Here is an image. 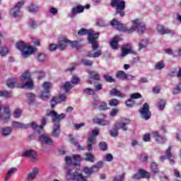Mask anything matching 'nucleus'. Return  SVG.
Returning <instances> with one entry per match:
<instances>
[{"label":"nucleus","instance_id":"f257e3e1","mask_svg":"<svg viewBox=\"0 0 181 181\" xmlns=\"http://www.w3.org/2000/svg\"><path fill=\"white\" fill-rule=\"evenodd\" d=\"M81 156L78 154L73 155L72 157L66 156L65 158L66 170V180H75V181H87V177L83 176L80 170H76V165L77 163L74 162H80L81 160Z\"/></svg>","mask_w":181,"mask_h":181},{"label":"nucleus","instance_id":"f03ea898","mask_svg":"<svg viewBox=\"0 0 181 181\" xmlns=\"http://www.w3.org/2000/svg\"><path fill=\"white\" fill-rule=\"evenodd\" d=\"M110 25L117 30H120L121 32H128V33H132L133 32H135V30H136L138 33H144L146 29L144 23L141 22L139 19L133 21V25L129 30L127 29V25L122 24V23L117 21L115 18H113L110 22Z\"/></svg>","mask_w":181,"mask_h":181},{"label":"nucleus","instance_id":"7ed1b4c3","mask_svg":"<svg viewBox=\"0 0 181 181\" xmlns=\"http://www.w3.org/2000/svg\"><path fill=\"white\" fill-rule=\"evenodd\" d=\"M47 115L52 118V122L54 124L52 136L55 138H59V135H60V121L66 118V115L64 113L58 115L54 110H52Z\"/></svg>","mask_w":181,"mask_h":181},{"label":"nucleus","instance_id":"20e7f679","mask_svg":"<svg viewBox=\"0 0 181 181\" xmlns=\"http://www.w3.org/2000/svg\"><path fill=\"white\" fill-rule=\"evenodd\" d=\"M78 35L79 36H84L88 35V40L90 45H92L93 50H97L98 49V42L97 39L99 37V33H94L93 30H87L86 28H81L78 30Z\"/></svg>","mask_w":181,"mask_h":181},{"label":"nucleus","instance_id":"39448f33","mask_svg":"<svg viewBox=\"0 0 181 181\" xmlns=\"http://www.w3.org/2000/svg\"><path fill=\"white\" fill-rule=\"evenodd\" d=\"M47 122V120L46 119V118L43 117L42 119L40 126H37V124L35 122H33L30 124H23L22 123H20L19 122H13V128H19L21 129H26V128H29V127H31L33 129H34L35 131H37V134H40H40H43V127L46 125Z\"/></svg>","mask_w":181,"mask_h":181},{"label":"nucleus","instance_id":"423d86ee","mask_svg":"<svg viewBox=\"0 0 181 181\" xmlns=\"http://www.w3.org/2000/svg\"><path fill=\"white\" fill-rule=\"evenodd\" d=\"M16 47L22 52L23 57H29L30 54L35 52V48L30 45H26L23 42H19L16 44Z\"/></svg>","mask_w":181,"mask_h":181},{"label":"nucleus","instance_id":"0eeeda50","mask_svg":"<svg viewBox=\"0 0 181 181\" xmlns=\"http://www.w3.org/2000/svg\"><path fill=\"white\" fill-rule=\"evenodd\" d=\"M69 45L71 47H75L77 50L81 47L78 44V41H70L67 38H62L58 42L57 47L59 50H64Z\"/></svg>","mask_w":181,"mask_h":181},{"label":"nucleus","instance_id":"6e6552de","mask_svg":"<svg viewBox=\"0 0 181 181\" xmlns=\"http://www.w3.org/2000/svg\"><path fill=\"white\" fill-rule=\"evenodd\" d=\"M127 125H129V119H124L122 122L115 124V127L116 129H112L110 131L111 136H118V129H122L123 131H127L128 127Z\"/></svg>","mask_w":181,"mask_h":181},{"label":"nucleus","instance_id":"1a4fd4ad","mask_svg":"<svg viewBox=\"0 0 181 181\" xmlns=\"http://www.w3.org/2000/svg\"><path fill=\"white\" fill-rule=\"evenodd\" d=\"M112 8H116V15L125 16V1L124 0H112L110 3Z\"/></svg>","mask_w":181,"mask_h":181},{"label":"nucleus","instance_id":"9d476101","mask_svg":"<svg viewBox=\"0 0 181 181\" xmlns=\"http://www.w3.org/2000/svg\"><path fill=\"white\" fill-rule=\"evenodd\" d=\"M21 80L23 83L21 87V88H33L35 87V83H33V80H32V78L30 77V72L26 71L24 74L21 75Z\"/></svg>","mask_w":181,"mask_h":181},{"label":"nucleus","instance_id":"9b49d317","mask_svg":"<svg viewBox=\"0 0 181 181\" xmlns=\"http://www.w3.org/2000/svg\"><path fill=\"white\" fill-rule=\"evenodd\" d=\"M100 133V129L98 128H95L92 132V135H90L88 139V152L93 151V145L95 144L96 139L95 136H98V134Z\"/></svg>","mask_w":181,"mask_h":181},{"label":"nucleus","instance_id":"f8f14e48","mask_svg":"<svg viewBox=\"0 0 181 181\" xmlns=\"http://www.w3.org/2000/svg\"><path fill=\"white\" fill-rule=\"evenodd\" d=\"M21 156L23 158H30V162L33 163H35L39 160V156L35 150H26L22 153Z\"/></svg>","mask_w":181,"mask_h":181},{"label":"nucleus","instance_id":"ddd939ff","mask_svg":"<svg viewBox=\"0 0 181 181\" xmlns=\"http://www.w3.org/2000/svg\"><path fill=\"white\" fill-rule=\"evenodd\" d=\"M2 110V105H0V111ZM4 112L0 115V121L3 122H8L11 118V110H9V106H4L3 107Z\"/></svg>","mask_w":181,"mask_h":181},{"label":"nucleus","instance_id":"4468645a","mask_svg":"<svg viewBox=\"0 0 181 181\" xmlns=\"http://www.w3.org/2000/svg\"><path fill=\"white\" fill-rule=\"evenodd\" d=\"M24 4L25 1H21L14 6V8H11L10 13L13 18H18V16H21V8L23 6Z\"/></svg>","mask_w":181,"mask_h":181},{"label":"nucleus","instance_id":"2eb2a0df","mask_svg":"<svg viewBox=\"0 0 181 181\" xmlns=\"http://www.w3.org/2000/svg\"><path fill=\"white\" fill-rule=\"evenodd\" d=\"M140 113L141 115L142 118H144L146 121L151 118V111H149V105L148 103H144L142 108L140 109Z\"/></svg>","mask_w":181,"mask_h":181},{"label":"nucleus","instance_id":"dca6fc26","mask_svg":"<svg viewBox=\"0 0 181 181\" xmlns=\"http://www.w3.org/2000/svg\"><path fill=\"white\" fill-rule=\"evenodd\" d=\"M80 82V78L77 76H73L71 81H68L66 82L64 86H63V88L66 90V91H70L71 88H73V86H74V84H78V83Z\"/></svg>","mask_w":181,"mask_h":181},{"label":"nucleus","instance_id":"f3484780","mask_svg":"<svg viewBox=\"0 0 181 181\" xmlns=\"http://www.w3.org/2000/svg\"><path fill=\"white\" fill-rule=\"evenodd\" d=\"M40 169L39 168H34L32 169V172H30L27 174V180L33 181L36 179L37 175H39Z\"/></svg>","mask_w":181,"mask_h":181},{"label":"nucleus","instance_id":"a211bd4d","mask_svg":"<svg viewBox=\"0 0 181 181\" xmlns=\"http://www.w3.org/2000/svg\"><path fill=\"white\" fill-rule=\"evenodd\" d=\"M39 139L42 144H45V145H49V146L53 145V140L47 134H41Z\"/></svg>","mask_w":181,"mask_h":181},{"label":"nucleus","instance_id":"6ab92c4d","mask_svg":"<svg viewBox=\"0 0 181 181\" xmlns=\"http://www.w3.org/2000/svg\"><path fill=\"white\" fill-rule=\"evenodd\" d=\"M85 7L82 5H78L76 7H74L71 10V18H75L76 15L77 13H82V12H84Z\"/></svg>","mask_w":181,"mask_h":181},{"label":"nucleus","instance_id":"aec40b11","mask_svg":"<svg viewBox=\"0 0 181 181\" xmlns=\"http://www.w3.org/2000/svg\"><path fill=\"white\" fill-rule=\"evenodd\" d=\"M93 122L95 123V124H98V125H110V120H107L105 119V115L103 116V118L101 119V118H98V117H95L93 119Z\"/></svg>","mask_w":181,"mask_h":181},{"label":"nucleus","instance_id":"412c9836","mask_svg":"<svg viewBox=\"0 0 181 181\" xmlns=\"http://www.w3.org/2000/svg\"><path fill=\"white\" fill-rule=\"evenodd\" d=\"M157 31L158 32V33H160V35H166L172 33V30H169V28H165L162 25H157Z\"/></svg>","mask_w":181,"mask_h":181},{"label":"nucleus","instance_id":"4be33fe9","mask_svg":"<svg viewBox=\"0 0 181 181\" xmlns=\"http://www.w3.org/2000/svg\"><path fill=\"white\" fill-rule=\"evenodd\" d=\"M153 138H155L156 142H158V144H162L166 142V138L160 136V135L159 134V132H153Z\"/></svg>","mask_w":181,"mask_h":181},{"label":"nucleus","instance_id":"5701e85b","mask_svg":"<svg viewBox=\"0 0 181 181\" xmlns=\"http://www.w3.org/2000/svg\"><path fill=\"white\" fill-rule=\"evenodd\" d=\"M69 139H70V142H71V144H74V145L76 146L78 151H84V149H86V146H80V144H78V141L74 139L72 136H70Z\"/></svg>","mask_w":181,"mask_h":181},{"label":"nucleus","instance_id":"b1692460","mask_svg":"<svg viewBox=\"0 0 181 181\" xmlns=\"http://www.w3.org/2000/svg\"><path fill=\"white\" fill-rule=\"evenodd\" d=\"M121 40V37L116 35L111 41L110 46L112 49H118V42Z\"/></svg>","mask_w":181,"mask_h":181},{"label":"nucleus","instance_id":"393cba45","mask_svg":"<svg viewBox=\"0 0 181 181\" xmlns=\"http://www.w3.org/2000/svg\"><path fill=\"white\" fill-rule=\"evenodd\" d=\"M132 51V48L131 47V45L127 44L124 47L122 48V54L121 56L123 57L131 53Z\"/></svg>","mask_w":181,"mask_h":181},{"label":"nucleus","instance_id":"a878e982","mask_svg":"<svg viewBox=\"0 0 181 181\" xmlns=\"http://www.w3.org/2000/svg\"><path fill=\"white\" fill-rule=\"evenodd\" d=\"M110 94V95H116L120 98H124L126 96L125 93H121L119 90H117L116 88H114L112 90H111Z\"/></svg>","mask_w":181,"mask_h":181},{"label":"nucleus","instance_id":"bb28decb","mask_svg":"<svg viewBox=\"0 0 181 181\" xmlns=\"http://www.w3.org/2000/svg\"><path fill=\"white\" fill-rule=\"evenodd\" d=\"M12 134V128L6 127L1 129L2 136H9Z\"/></svg>","mask_w":181,"mask_h":181},{"label":"nucleus","instance_id":"cd10ccee","mask_svg":"<svg viewBox=\"0 0 181 181\" xmlns=\"http://www.w3.org/2000/svg\"><path fill=\"white\" fill-rule=\"evenodd\" d=\"M16 172H18V168H13L11 169H10L6 175V177L4 179V181H8L9 180V179H11V176H12V175H13V173H15Z\"/></svg>","mask_w":181,"mask_h":181},{"label":"nucleus","instance_id":"c85d7f7f","mask_svg":"<svg viewBox=\"0 0 181 181\" xmlns=\"http://www.w3.org/2000/svg\"><path fill=\"white\" fill-rule=\"evenodd\" d=\"M18 83V79L15 78H12L11 79H8L6 82V86L9 87V88H13L15 87V84Z\"/></svg>","mask_w":181,"mask_h":181},{"label":"nucleus","instance_id":"c756f323","mask_svg":"<svg viewBox=\"0 0 181 181\" xmlns=\"http://www.w3.org/2000/svg\"><path fill=\"white\" fill-rule=\"evenodd\" d=\"M165 105H166V100L165 99H160L157 103V108L162 111L165 108Z\"/></svg>","mask_w":181,"mask_h":181},{"label":"nucleus","instance_id":"7c9ffc66","mask_svg":"<svg viewBox=\"0 0 181 181\" xmlns=\"http://www.w3.org/2000/svg\"><path fill=\"white\" fill-rule=\"evenodd\" d=\"M85 160H86L87 162H94V160H95V157H94V156L92 153H86L85 154Z\"/></svg>","mask_w":181,"mask_h":181},{"label":"nucleus","instance_id":"2f4dec72","mask_svg":"<svg viewBox=\"0 0 181 181\" xmlns=\"http://www.w3.org/2000/svg\"><path fill=\"white\" fill-rule=\"evenodd\" d=\"M126 77H127V74L123 71H119L116 74L117 78H121L122 80H125Z\"/></svg>","mask_w":181,"mask_h":181},{"label":"nucleus","instance_id":"473e14b6","mask_svg":"<svg viewBox=\"0 0 181 181\" xmlns=\"http://www.w3.org/2000/svg\"><path fill=\"white\" fill-rule=\"evenodd\" d=\"M0 97H5L6 98H9L12 97V92L6 90L0 91Z\"/></svg>","mask_w":181,"mask_h":181},{"label":"nucleus","instance_id":"72a5a7b5","mask_svg":"<svg viewBox=\"0 0 181 181\" xmlns=\"http://www.w3.org/2000/svg\"><path fill=\"white\" fill-rule=\"evenodd\" d=\"M28 11L29 12H32L33 13H35V12H37V11H39V6L33 4H31V5L28 6Z\"/></svg>","mask_w":181,"mask_h":181},{"label":"nucleus","instance_id":"f704fd0d","mask_svg":"<svg viewBox=\"0 0 181 181\" xmlns=\"http://www.w3.org/2000/svg\"><path fill=\"white\" fill-rule=\"evenodd\" d=\"M83 172L84 173H86V175H88V176H90V175H92V173H94L95 170L94 168H93V166L91 168H88V167H86L83 169Z\"/></svg>","mask_w":181,"mask_h":181},{"label":"nucleus","instance_id":"c9c22d12","mask_svg":"<svg viewBox=\"0 0 181 181\" xmlns=\"http://www.w3.org/2000/svg\"><path fill=\"white\" fill-rule=\"evenodd\" d=\"M103 166H104V163L99 161L95 165H93V169H94L95 172H98V169H100Z\"/></svg>","mask_w":181,"mask_h":181},{"label":"nucleus","instance_id":"e433bc0d","mask_svg":"<svg viewBox=\"0 0 181 181\" xmlns=\"http://www.w3.org/2000/svg\"><path fill=\"white\" fill-rule=\"evenodd\" d=\"M139 173L140 174L141 178L151 177V174L144 170H139Z\"/></svg>","mask_w":181,"mask_h":181},{"label":"nucleus","instance_id":"4c0bfd02","mask_svg":"<svg viewBox=\"0 0 181 181\" xmlns=\"http://www.w3.org/2000/svg\"><path fill=\"white\" fill-rule=\"evenodd\" d=\"M119 100H118L116 98H113L109 100V105H110L111 107H115L117 105H119Z\"/></svg>","mask_w":181,"mask_h":181},{"label":"nucleus","instance_id":"58836bf2","mask_svg":"<svg viewBox=\"0 0 181 181\" xmlns=\"http://www.w3.org/2000/svg\"><path fill=\"white\" fill-rule=\"evenodd\" d=\"M81 63L83 64V66H93V61L87 59H81Z\"/></svg>","mask_w":181,"mask_h":181},{"label":"nucleus","instance_id":"ea45409f","mask_svg":"<svg viewBox=\"0 0 181 181\" xmlns=\"http://www.w3.org/2000/svg\"><path fill=\"white\" fill-rule=\"evenodd\" d=\"M151 170L155 174L159 173V169L158 168V164L156 163H151Z\"/></svg>","mask_w":181,"mask_h":181},{"label":"nucleus","instance_id":"a19ab883","mask_svg":"<svg viewBox=\"0 0 181 181\" xmlns=\"http://www.w3.org/2000/svg\"><path fill=\"white\" fill-rule=\"evenodd\" d=\"M59 103H60V101H59V98L56 97L52 98L51 100V108L53 110L56 106V104H59Z\"/></svg>","mask_w":181,"mask_h":181},{"label":"nucleus","instance_id":"79ce46f5","mask_svg":"<svg viewBox=\"0 0 181 181\" xmlns=\"http://www.w3.org/2000/svg\"><path fill=\"white\" fill-rule=\"evenodd\" d=\"M148 40H143L139 45V50H142V49H144V47H146L148 46Z\"/></svg>","mask_w":181,"mask_h":181},{"label":"nucleus","instance_id":"37998d69","mask_svg":"<svg viewBox=\"0 0 181 181\" xmlns=\"http://www.w3.org/2000/svg\"><path fill=\"white\" fill-rule=\"evenodd\" d=\"M50 95V92L49 90H45L41 94L42 100H47Z\"/></svg>","mask_w":181,"mask_h":181},{"label":"nucleus","instance_id":"c03bdc74","mask_svg":"<svg viewBox=\"0 0 181 181\" xmlns=\"http://www.w3.org/2000/svg\"><path fill=\"white\" fill-rule=\"evenodd\" d=\"M83 93H85V94H88L89 95H94V94H95V90L94 89L87 88L83 90Z\"/></svg>","mask_w":181,"mask_h":181},{"label":"nucleus","instance_id":"a18cd8bd","mask_svg":"<svg viewBox=\"0 0 181 181\" xmlns=\"http://www.w3.org/2000/svg\"><path fill=\"white\" fill-rule=\"evenodd\" d=\"M103 77L107 83H114V82H115V79H114V78H112V76H110V75L105 74L103 76Z\"/></svg>","mask_w":181,"mask_h":181},{"label":"nucleus","instance_id":"49530a36","mask_svg":"<svg viewBox=\"0 0 181 181\" xmlns=\"http://www.w3.org/2000/svg\"><path fill=\"white\" fill-rule=\"evenodd\" d=\"M165 68V64L163 62H158L156 64V70H162V69Z\"/></svg>","mask_w":181,"mask_h":181},{"label":"nucleus","instance_id":"de8ad7c7","mask_svg":"<svg viewBox=\"0 0 181 181\" xmlns=\"http://www.w3.org/2000/svg\"><path fill=\"white\" fill-rule=\"evenodd\" d=\"M165 156H167L168 159H170L173 156L172 155V147L170 146L166 151H165Z\"/></svg>","mask_w":181,"mask_h":181},{"label":"nucleus","instance_id":"09e8293b","mask_svg":"<svg viewBox=\"0 0 181 181\" xmlns=\"http://www.w3.org/2000/svg\"><path fill=\"white\" fill-rule=\"evenodd\" d=\"M28 25L33 29H35V28H37V24L36 23V21H34V20L32 19V18L29 19Z\"/></svg>","mask_w":181,"mask_h":181},{"label":"nucleus","instance_id":"8fccbe9b","mask_svg":"<svg viewBox=\"0 0 181 181\" xmlns=\"http://www.w3.org/2000/svg\"><path fill=\"white\" fill-rule=\"evenodd\" d=\"M130 98L132 100H136L138 98H142V95L139 93H134L130 95Z\"/></svg>","mask_w":181,"mask_h":181},{"label":"nucleus","instance_id":"3c124183","mask_svg":"<svg viewBox=\"0 0 181 181\" xmlns=\"http://www.w3.org/2000/svg\"><path fill=\"white\" fill-rule=\"evenodd\" d=\"M99 148L101 151H107V145L105 141H101L99 144Z\"/></svg>","mask_w":181,"mask_h":181},{"label":"nucleus","instance_id":"603ef678","mask_svg":"<svg viewBox=\"0 0 181 181\" xmlns=\"http://www.w3.org/2000/svg\"><path fill=\"white\" fill-rule=\"evenodd\" d=\"M100 54H102V52H101V51H98V52H95V53H89L88 54V57H94V58H95V57H100Z\"/></svg>","mask_w":181,"mask_h":181},{"label":"nucleus","instance_id":"864d4df0","mask_svg":"<svg viewBox=\"0 0 181 181\" xmlns=\"http://www.w3.org/2000/svg\"><path fill=\"white\" fill-rule=\"evenodd\" d=\"M13 115L15 118H19L21 115H22V110L21 109H16L13 112Z\"/></svg>","mask_w":181,"mask_h":181},{"label":"nucleus","instance_id":"5fc2aeb1","mask_svg":"<svg viewBox=\"0 0 181 181\" xmlns=\"http://www.w3.org/2000/svg\"><path fill=\"white\" fill-rule=\"evenodd\" d=\"M45 91H49V88L52 87V83L49 82H45L42 85Z\"/></svg>","mask_w":181,"mask_h":181},{"label":"nucleus","instance_id":"6e6d98bb","mask_svg":"<svg viewBox=\"0 0 181 181\" xmlns=\"http://www.w3.org/2000/svg\"><path fill=\"white\" fill-rule=\"evenodd\" d=\"M38 62H45L46 60V54L40 53L37 55Z\"/></svg>","mask_w":181,"mask_h":181},{"label":"nucleus","instance_id":"4d7b16f0","mask_svg":"<svg viewBox=\"0 0 181 181\" xmlns=\"http://www.w3.org/2000/svg\"><path fill=\"white\" fill-rule=\"evenodd\" d=\"M112 159H114V157L111 153H107L105 156V160H106V162H112Z\"/></svg>","mask_w":181,"mask_h":181},{"label":"nucleus","instance_id":"13d9d810","mask_svg":"<svg viewBox=\"0 0 181 181\" xmlns=\"http://www.w3.org/2000/svg\"><path fill=\"white\" fill-rule=\"evenodd\" d=\"M90 78H92L93 80L98 81L100 80V74H98V73L96 72H92Z\"/></svg>","mask_w":181,"mask_h":181},{"label":"nucleus","instance_id":"bf43d9fd","mask_svg":"<svg viewBox=\"0 0 181 181\" xmlns=\"http://www.w3.org/2000/svg\"><path fill=\"white\" fill-rule=\"evenodd\" d=\"M135 105V101H134V100L132 99H129L126 101V105L127 107H134V105Z\"/></svg>","mask_w":181,"mask_h":181},{"label":"nucleus","instance_id":"052dcab7","mask_svg":"<svg viewBox=\"0 0 181 181\" xmlns=\"http://www.w3.org/2000/svg\"><path fill=\"white\" fill-rule=\"evenodd\" d=\"M181 91V83L176 86V88L173 90V94H179Z\"/></svg>","mask_w":181,"mask_h":181},{"label":"nucleus","instance_id":"680f3d73","mask_svg":"<svg viewBox=\"0 0 181 181\" xmlns=\"http://www.w3.org/2000/svg\"><path fill=\"white\" fill-rule=\"evenodd\" d=\"M143 140L144 142H149L151 141V134L147 133L143 136Z\"/></svg>","mask_w":181,"mask_h":181},{"label":"nucleus","instance_id":"e2e57ef3","mask_svg":"<svg viewBox=\"0 0 181 181\" xmlns=\"http://www.w3.org/2000/svg\"><path fill=\"white\" fill-rule=\"evenodd\" d=\"M8 54V48L7 47H4L1 51H0V55L1 57L6 56Z\"/></svg>","mask_w":181,"mask_h":181},{"label":"nucleus","instance_id":"0e129e2a","mask_svg":"<svg viewBox=\"0 0 181 181\" xmlns=\"http://www.w3.org/2000/svg\"><path fill=\"white\" fill-rule=\"evenodd\" d=\"M35 73H36L39 80H40L41 78H43V77H45V72H43V71H37Z\"/></svg>","mask_w":181,"mask_h":181},{"label":"nucleus","instance_id":"69168bd1","mask_svg":"<svg viewBox=\"0 0 181 181\" xmlns=\"http://www.w3.org/2000/svg\"><path fill=\"white\" fill-rule=\"evenodd\" d=\"M99 110H107V103L104 102L101 103L99 105Z\"/></svg>","mask_w":181,"mask_h":181},{"label":"nucleus","instance_id":"338daca9","mask_svg":"<svg viewBox=\"0 0 181 181\" xmlns=\"http://www.w3.org/2000/svg\"><path fill=\"white\" fill-rule=\"evenodd\" d=\"M27 97H28V98H29V100H30L31 103H33L35 98V94L28 93Z\"/></svg>","mask_w":181,"mask_h":181},{"label":"nucleus","instance_id":"774afa93","mask_svg":"<svg viewBox=\"0 0 181 181\" xmlns=\"http://www.w3.org/2000/svg\"><path fill=\"white\" fill-rule=\"evenodd\" d=\"M141 160H142V162H147L148 161V155L142 154L141 156Z\"/></svg>","mask_w":181,"mask_h":181}]
</instances>
